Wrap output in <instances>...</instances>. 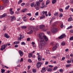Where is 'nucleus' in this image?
Returning a JSON list of instances; mask_svg holds the SVG:
<instances>
[{
  "label": "nucleus",
  "mask_w": 73,
  "mask_h": 73,
  "mask_svg": "<svg viewBox=\"0 0 73 73\" xmlns=\"http://www.w3.org/2000/svg\"><path fill=\"white\" fill-rule=\"evenodd\" d=\"M39 38L38 40L39 42H40V45L39 46V49H43L44 48V46L46 45V42L43 39V36H41V37L40 36V38Z\"/></svg>",
  "instance_id": "f257e3e1"
},
{
  "label": "nucleus",
  "mask_w": 73,
  "mask_h": 73,
  "mask_svg": "<svg viewBox=\"0 0 73 73\" xmlns=\"http://www.w3.org/2000/svg\"><path fill=\"white\" fill-rule=\"evenodd\" d=\"M40 4V2H36V3L35 4V5H34V7H36V10H38L39 9V7L38 6Z\"/></svg>",
  "instance_id": "f03ea898"
},
{
  "label": "nucleus",
  "mask_w": 73,
  "mask_h": 73,
  "mask_svg": "<svg viewBox=\"0 0 73 73\" xmlns=\"http://www.w3.org/2000/svg\"><path fill=\"white\" fill-rule=\"evenodd\" d=\"M42 36L43 38V39L44 40V39L46 41H48V38L46 36H44L42 35V34H40L39 35V38H40V37H41Z\"/></svg>",
  "instance_id": "7ed1b4c3"
},
{
  "label": "nucleus",
  "mask_w": 73,
  "mask_h": 73,
  "mask_svg": "<svg viewBox=\"0 0 73 73\" xmlns=\"http://www.w3.org/2000/svg\"><path fill=\"white\" fill-rule=\"evenodd\" d=\"M59 46V44L58 43H56V46H54L52 48V50L53 51H54V50H56V49H57V48H58Z\"/></svg>",
  "instance_id": "20e7f679"
},
{
  "label": "nucleus",
  "mask_w": 73,
  "mask_h": 73,
  "mask_svg": "<svg viewBox=\"0 0 73 73\" xmlns=\"http://www.w3.org/2000/svg\"><path fill=\"white\" fill-rule=\"evenodd\" d=\"M7 46V44H6L5 45H3L1 46V50H3L4 49H5V48Z\"/></svg>",
  "instance_id": "39448f33"
},
{
  "label": "nucleus",
  "mask_w": 73,
  "mask_h": 73,
  "mask_svg": "<svg viewBox=\"0 0 73 73\" xmlns=\"http://www.w3.org/2000/svg\"><path fill=\"white\" fill-rule=\"evenodd\" d=\"M42 64V63L41 62H38L37 63L36 65V67L37 68H39L41 67V65Z\"/></svg>",
  "instance_id": "423d86ee"
},
{
  "label": "nucleus",
  "mask_w": 73,
  "mask_h": 73,
  "mask_svg": "<svg viewBox=\"0 0 73 73\" xmlns=\"http://www.w3.org/2000/svg\"><path fill=\"white\" fill-rule=\"evenodd\" d=\"M45 68L48 72H51L52 71V69L50 68H49L48 66H47L45 67Z\"/></svg>",
  "instance_id": "0eeeda50"
},
{
  "label": "nucleus",
  "mask_w": 73,
  "mask_h": 73,
  "mask_svg": "<svg viewBox=\"0 0 73 73\" xmlns=\"http://www.w3.org/2000/svg\"><path fill=\"white\" fill-rule=\"evenodd\" d=\"M57 31V29L56 28H53L51 30V31L53 33H55Z\"/></svg>",
  "instance_id": "6e6552de"
},
{
  "label": "nucleus",
  "mask_w": 73,
  "mask_h": 73,
  "mask_svg": "<svg viewBox=\"0 0 73 73\" xmlns=\"http://www.w3.org/2000/svg\"><path fill=\"white\" fill-rule=\"evenodd\" d=\"M11 21H13V20H16V18H15V17L14 16H11L10 17Z\"/></svg>",
  "instance_id": "1a4fd4ad"
},
{
  "label": "nucleus",
  "mask_w": 73,
  "mask_h": 73,
  "mask_svg": "<svg viewBox=\"0 0 73 73\" xmlns=\"http://www.w3.org/2000/svg\"><path fill=\"white\" fill-rule=\"evenodd\" d=\"M66 37V35L65 34H63L61 35L60 36L58 37L59 39H62V38H63L64 37Z\"/></svg>",
  "instance_id": "9d476101"
},
{
  "label": "nucleus",
  "mask_w": 73,
  "mask_h": 73,
  "mask_svg": "<svg viewBox=\"0 0 73 73\" xmlns=\"http://www.w3.org/2000/svg\"><path fill=\"white\" fill-rule=\"evenodd\" d=\"M45 69H46L44 67H43L42 68V70L40 71L41 72H42V73H44V72H46V70H45Z\"/></svg>",
  "instance_id": "9b49d317"
},
{
  "label": "nucleus",
  "mask_w": 73,
  "mask_h": 73,
  "mask_svg": "<svg viewBox=\"0 0 73 73\" xmlns=\"http://www.w3.org/2000/svg\"><path fill=\"white\" fill-rule=\"evenodd\" d=\"M19 54H20V56H21V57H22L23 56V52L21 50H20L19 51Z\"/></svg>",
  "instance_id": "f8f14e48"
},
{
  "label": "nucleus",
  "mask_w": 73,
  "mask_h": 73,
  "mask_svg": "<svg viewBox=\"0 0 73 73\" xmlns=\"http://www.w3.org/2000/svg\"><path fill=\"white\" fill-rule=\"evenodd\" d=\"M42 56H40V55H38V61H41L42 60V58H41Z\"/></svg>",
  "instance_id": "ddd939ff"
},
{
  "label": "nucleus",
  "mask_w": 73,
  "mask_h": 73,
  "mask_svg": "<svg viewBox=\"0 0 73 73\" xmlns=\"http://www.w3.org/2000/svg\"><path fill=\"white\" fill-rule=\"evenodd\" d=\"M45 6L44 5V3H42L41 4V6H40V8H44Z\"/></svg>",
  "instance_id": "4468645a"
},
{
  "label": "nucleus",
  "mask_w": 73,
  "mask_h": 73,
  "mask_svg": "<svg viewBox=\"0 0 73 73\" xmlns=\"http://www.w3.org/2000/svg\"><path fill=\"white\" fill-rule=\"evenodd\" d=\"M7 16V14H4L3 15H1L0 16V19H2L3 17H6Z\"/></svg>",
  "instance_id": "2eb2a0df"
},
{
  "label": "nucleus",
  "mask_w": 73,
  "mask_h": 73,
  "mask_svg": "<svg viewBox=\"0 0 73 73\" xmlns=\"http://www.w3.org/2000/svg\"><path fill=\"white\" fill-rule=\"evenodd\" d=\"M9 2V1H8V0H6L5 1V2H3L4 3V6H7V5H6V3H8Z\"/></svg>",
  "instance_id": "dca6fc26"
},
{
  "label": "nucleus",
  "mask_w": 73,
  "mask_h": 73,
  "mask_svg": "<svg viewBox=\"0 0 73 73\" xmlns=\"http://www.w3.org/2000/svg\"><path fill=\"white\" fill-rule=\"evenodd\" d=\"M7 34H5L4 35V36L7 38H9V36Z\"/></svg>",
  "instance_id": "f3484780"
},
{
  "label": "nucleus",
  "mask_w": 73,
  "mask_h": 73,
  "mask_svg": "<svg viewBox=\"0 0 73 73\" xmlns=\"http://www.w3.org/2000/svg\"><path fill=\"white\" fill-rule=\"evenodd\" d=\"M23 20L24 21L26 22L27 21V18L26 17H23Z\"/></svg>",
  "instance_id": "a211bd4d"
},
{
  "label": "nucleus",
  "mask_w": 73,
  "mask_h": 73,
  "mask_svg": "<svg viewBox=\"0 0 73 73\" xmlns=\"http://www.w3.org/2000/svg\"><path fill=\"white\" fill-rule=\"evenodd\" d=\"M29 55L28 56V57H29V58H31V57H33L32 52L29 53Z\"/></svg>",
  "instance_id": "6ab92c4d"
},
{
  "label": "nucleus",
  "mask_w": 73,
  "mask_h": 73,
  "mask_svg": "<svg viewBox=\"0 0 73 73\" xmlns=\"http://www.w3.org/2000/svg\"><path fill=\"white\" fill-rule=\"evenodd\" d=\"M44 27H45V26H44V25H41L40 26V29H43V28H44Z\"/></svg>",
  "instance_id": "aec40b11"
},
{
  "label": "nucleus",
  "mask_w": 73,
  "mask_h": 73,
  "mask_svg": "<svg viewBox=\"0 0 73 73\" xmlns=\"http://www.w3.org/2000/svg\"><path fill=\"white\" fill-rule=\"evenodd\" d=\"M72 20H73V19L72 17H71L68 18V21H71Z\"/></svg>",
  "instance_id": "412c9836"
},
{
  "label": "nucleus",
  "mask_w": 73,
  "mask_h": 73,
  "mask_svg": "<svg viewBox=\"0 0 73 73\" xmlns=\"http://www.w3.org/2000/svg\"><path fill=\"white\" fill-rule=\"evenodd\" d=\"M35 2H34L31 4V5H30V6L31 7H33L34 6V5H35Z\"/></svg>",
  "instance_id": "4be33fe9"
},
{
  "label": "nucleus",
  "mask_w": 73,
  "mask_h": 73,
  "mask_svg": "<svg viewBox=\"0 0 73 73\" xmlns=\"http://www.w3.org/2000/svg\"><path fill=\"white\" fill-rule=\"evenodd\" d=\"M19 40H21V39L24 37H22V35L21 34L19 35Z\"/></svg>",
  "instance_id": "5701e85b"
},
{
  "label": "nucleus",
  "mask_w": 73,
  "mask_h": 73,
  "mask_svg": "<svg viewBox=\"0 0 73 73\" xmlns=\"http://www.w3.org/2000/svg\"><path fill=\"white\" fill-rule=\"evenodd\" d=\"M21 28L22 29H26L27 28V27L23 26H21Z\"/></svg>",
  "instance_id": "b1692460"
},
{
  "label": "nucleus",
  "mask_w": 73,
  "mask_h": 73,
  "mask_svg": "<svg viewBox=\"0 0 73 73\" xmlns=\"http://www.w3.org/2000/svg\"><path fill=\"white\" fill-rule=\"evenodd\" d=\"M26 11L27 9H22L21 11V12H26Z\"/></svg>",
  "instance_id": "393cba45"
},
{
  "label": "nucleus",
  "mask_w": 73,
  "mask_h": 73,
  "mask_svg": "<svg viewBox=\"0 0 73 73\" xmlns=\"http://www.w3.org/2000/svg\"><path fill=\"white\" fill-rule=\"evenodd\" d=\"M73 28V26H70L68 27L66 29H71V28Z\"/></svg>",
  "instance_id": "a878e982"
},
{
  "label": "nucleus",
  "mask_w": 73,
  "mask_h": 73,
  "mask_svg": "<svg viewBox=\"0 0 73 73\" xmlns=\"http://www.w3.org/2000/svg\"><path fill=\"white\" fill-rule=\"evenodd\" d=\"M61 45H62V46H64V45H65V42H61Z\"/></svg>",
  "instance_id": "bb28decb"
},
{
  "label": "nucleus",
  "mask_w": 73,
  "mask_h": 73,
  "mask_svg": "<svg viewBox=\"0 0 73 73\" xmlns=\"http://www.w3.org/2000/svg\"><path fill=\"white\" fill-rule=\"evenodd\" d=\"M56 2V0H52V3L53 4H54Z\"/></svg>",
  "instance_id": "cd10ccee"
},
{
  "label": "nucleus",
  "mask_w": 73,
  "mask_h": 73,
  "mask_svg": "<svg viewBox=\"0 0 73 73\" xmlns=\"http://www.w3.org/2000/svg\"><path fill=\"white\" fill-rule=\"evenodd\" d=\"M23 2V0H19V1L18 2V4H20L21 3H22Z\"/></svg>",
  "instance_id": "c85d7f7f"
},
{
  "label": "nucleus",
  "mask_w": 73,
  "mask_h": 73,
  "mask_svg": "<svg viewBox=\"0 0 73 73\" xmlns=\"http://www.w3.org/2000/svg\"><path fill=\"white\" fill-rule=\"evenodd\" d=\"M44 18H45V16L43 15L40 17V19H44Z\"/></svg>",
  "instance_id": "c756f323"
},
{
  "label": "nucleus",
  "mask_w": 73,
  "mask_h": 73,
  "mask_svg": "<svg viewBox=\"0 0 73 73\" xmlns=\"http://www.w3.org/2000/svg\"><path fill=\"white\" fill-rule=\"evenodd\" d=\"M69 7H70V6H69V5H68V6L66 7L65 8L66 10H67L68 9H69Z\"/></svg>",
  "instance_id": "7c9ffc66"
},
{
  "label": "nucleus",
  "mask_w": 73,
  "mask_h": 73,
  "mask_svg": "<svg viewBox=\"0 0 73 73\" xmlns=\"http://www.w3.org/2000/svg\"><path fill=\"white\" fill-rule=\"evenodd\" d=\"M72 62V59H70V60H68L67 61V63H70Z\"/></svg>",
  "instance_id": "2f4dec72"
},
{
  "label": "nucleus",
  "mask_w": 73,
  "mask_h": 73,
  "mask_svg": "<svg viewBox=\"0 0 73 73\" xmlns=\"http://www.w3.org/2000/svg\"><path fill=\"white\" fill-rule=\"evenodd\" d=\"M33 32V30H31L30 31L27 33V34H31V33H32V32Z\"/></svg>",
  "instance_id": "473e14b6"
},
{
  "label": "nucleus",
  "mask_w": 73,
  "mask_h": 73,
  "mask_svg": "<svg viewBox=\"0 0 73 73\" xmlns=\"http://www.w3.org/2000/svg\"><path fill=\"white\" fill-rule=\"evenodd\" d=\"M42 13H43V15H44V14H45V15H46V14L47 13V11L44 12V11H43V12H42Z\"/></svg>",
  "instance_id": "72a5a7b5"
},
{
  "label": "nucleus",
  "mask_w": 73,
  "mask_h": 73,
  "mask_svg": "<svg viewBox=\"0 0 73 73\" xmlns=\"http://www.w3.org/2000/svg\"><path fill=\"white\" fill-rule=\"evenodd\" d=\"M71 65V64H67L66 65V68H69L70 66Z\"/></svg>",
  "instance_id": "f704fd0d"
},
{
  "label": "nucleus",
  "mask_w": 73,
  "mask_h": 73,
  "mask_svg": "<svg viewBox=\"0 0 73 73\" xmlns=\"http://www.w3.org/2000/svg\"><path fill=\"white\" fill-rule=\"evenodd\" d=\"M57 68H58V67L57 66L53 68V70H56Z\"/></svg>",
  "instance_id": "c9c22d12"
},
{
  "label": "nucleus",
  "mask_w": 73,
  "mask_h": 73,
  "mask_svg": "<svg viewBox=\"0 0 73 73\" xmlns=\"http://www.w3.org/2000/svg\"><path fill=\"white\" fill-rule=\"evenodd\" d=\"M60 54H57L56 55V57L57 58H58V57H60Z\"/></svg>",
  "instance_id": "e433bc0d"
},
{
  "label": "nucleus",
  "mask_w": 73,
  "mask_h": 73,
  "mask_svg": "<svg viewBox=\"0 0 73 73\" xmlns=\"http://www.w3.org/2000/svg\"><path fill=\"white\" fill-rule=\"evenodd\" d=\"M50 45H54V42H51L50 43Z\"/></svg>",
  "instance_id": "4c0bfd02"
},
{
  "label": "nucleus",
  "mask_w": 73,
  "mask_h": 73,
  "mask_svg": "<svg viewBox=\"0 0 73 73\" xmlns=\"http://www.w3.org/2000/svg\"><path fill=\"white\" fill-rule=\"evenodd\" d=\"M21 45H25V44H25V42H21Z\"/></svg>",
  "instance_id": "58836bf2"
},
{
  "label": "nucleus",
  "mask_w": 73,
  "mask_h": 73,
  "mask_svg": "<svg viewBox=\"0 0 73 73\" xmlns=\"http://www.w3.org/2000/svg\"><path fill=\"white\" fill-rule=\"evenodd\" d=\"M33 73H36V69H33Z\"/></svg>",
  "instance_id": "ea45409f"
},
{
  "label": "nucleus",
  "mask_w": 73,
  "mask_h": 73,
  "mask_svg": "<svg viewBox=\"0 0 73 73\" xmlns=\"http://www.w3.org/2000/svg\"><path fill=\"white\" fill-rule=\"evenodd\" d=\"M49 2H50V1H49V0H47V1L46 2V5H48V4H49Z\"/></svg>",
  "instance_id": "a19ab883"
},
{
  "label": "nucleus",
  "mask_w": 73,
  "mask_h": 73,
  "mask_svg": "<svg viewBox=\"0 0 73 73\" xmlns=\"http://www.w3.org/2000/svg\"><path fill=\"white\" fill-rule=\"evenodd\" d=\"M25 3H22L21 4V6H22V7H24V5H25Z\"/></svg>",
  "instance_id": "79ce46f5"
},
{
  "label": "nucleus",
  "mask_w": 73,
  "mask_h": 73,
  "mask_svg": "<svg viewBox=\"0 0 73 73\" xmlns=\"http://www.w3.org/2000/svg\"><path fill=\"white\" fill-rule=\"evenodd\" d=\"M52 58H54V59H56V58H57V57L56 56H52Z\"/></svg>",
  "instance_id": "37998d69"
},
{
  "label": "nucleus",
  "mask_w": 73,
  "mask_h": 73,
  "mask_svg": "<svg viewBox=\"0 0 73 73\" xmlns=\"http://www.w3.org/2000/svg\"><path fill=\"white\" fill-rule=\"evenodd\" d=\"M59 11L60 12H63V10L62 9H59Z\"/></svg>",
  "instance_id": "c03bdc74"
},
{
  "label": "nucleus",
  "mask_w": 73,
  "mask_h": 73,
  "mask_svg": "<svg viewBox=\"0 0 73 73\" xmlns=\"http://www.w3.org/2000/svg\"><path fill=\"white\" fill-rule=\"evenodd\" d=\"M3 9V6H0V10H2Z\"/></svg>",
  "instance_id": "a18cd8bd"
},
{
  "label": "nucleus",
  "mask_w": 73,
  "mask_h": 73,
  "mask_svg": "<svg viewBox=\"0 0 73 73\" xmlns=\"http://www.w3.org/2000/svg\"><path fill=\"white\" fill-rule=\"evenodd\" d=\"M1 72L2 73H4V72H5V70H3L2 69H1Z\"/></svg>",
  "instance_id": "49530a36"
},
{
  "label": "nucleus",
  "mask_w": 73,
  "mask_h": 73,
  "mask_svg": "<svg viewBox=\"0 0 73 73\" xmlns=\"http://www.w3.org/2000/svg\"><path fill=\"white\" fill-rule=\"evenodd\" d=\"M63 27H64V25H63V24H62L60 25V28H62Z\"/></svg>",
  "instance_id": "de8ad7c7"
},
{
  "label": "nucleus",
  "mask_w": 73,
  "mask_h": 73,
  "mask_svg": "<svg viewBox=\"0 0 73 73\" xmlns=\"http://www.w3.org/2000/svg\"><path fill=\"white\" fill-rule=\"evenodd\" d=\"M28 61L29 62H32V60L31 59H29L28 60Z\"/></svg>",
  "instance_id": "09e8293b"
},
{
  "label": "nucleus",
  "mask_w": 73,
  "mask_h": 73,
  "mask_svg": "<svg viewBox=\"0 0 73 73\" xmlns=\"http://www.w3.org/2000/svg\"><path fill=\"white\" fill-rule=\"evenodd\" d=\"M54 16H57L58 15V13H55L54 14Z\"/></svg>",
  "instance_id": "8fccbe9b"
},
{
  "label": "nucleus",
  "mask_w": 73,
  "mask_h": 73,
  "mask_svg": "<svg viewBox=\"0 0 73 73\" xmlns=\"http://www.w3.org/2000/svg\"><path fill=\"white\" fill-rule=\"evenodd\" d=\"M48 66L49 68H52L53 67V66L51 65H49Z\"/></svg>",
  "instance_id": "3c124183"
},
{
  "label": "nucleus",
  "mask_w": 73,
  "mask_h": 73,
  "mask_svg": "<svg viewBox=\"0 0 73 73\" xmlns=\"http://www.w3.org/2000/svg\"><path fill=\"white\" fill-rule=\"evenodd\" d=\"M24 61V60H23V58H21V60H20V62H22V61Z\"/></svg>",
  "instance_id": "603ef678"
},
{
  "label": "nucleus",
  "mask_w": 73,
  "mask_h": 73,
  "mask_svg": "<svg viewBox=\"0 0 73 73\" xmlns=\"http://www.w3.org/2000/svg\"><path fill=\"white\" fill-rule=\"evenodd\" d=\"M59 71L60 72H62L63 71V70L62 69H60L59 70Z\"/></svg>",
  "instance_id": "864d4df0"
},
{
  "label": "nucleus",
  "mask_w": 73,
  "mask_h": 73,
  "mask_svg": "<svg viewBox=\"0 0 73 73\" xmlns=\"http://www.w3.org/2000/svg\"><path fill=\"white\" fill-rule=\"evenodd\" d=\"M70 3L71 4H73V0H70Z\"/></svg>",
  "instance_id": "5fc2aeb1"
},
{
  "label": "nucleus",
  "mask_w": 73,
  "mask_h": 73,
  "mask_svg": "<svg viewBox=\"0 0 73 73\" xmlns=\"http://www.w3.org/2000/svg\"><path fill=\"white\" fill-rule=\"evenodd\" d=\"M4 28L3 29V31H5V30H6V28H5V26H3Z\"/></svg>",
  "instance_id": "6e6d98bb"
},
{
  "label": "nucleus",
  "mask_w": 73,
  "mask_h": 73,
  "mask_svg": "<svg viewBox=\"0 0 73 73\" xmlns=\"http://www.w3.org/2000/svg\"><path fill=\"white\" fill-rule=\"evenodd\" d=\"M10 12V13L11 15H13V13H14V12L13 11H11Z\"/></svg>",
  "instance_id": "4d7b16f0"
},
{
  "label": "nucleus",
  "mask_w": 73,
  "mask_h": 73,
  "mask_svg": "<svg viewBox=\"0 0 73 73\" xmlns=\"http://www.w3.org/2000/svg\"><path fill=\"white\" fill-rule=\"evenodd\" d=\"M35 15L36 16H38V12H36V13H35Z\"/></svg>",
  "instance_id": "13d9d810"
},
{
  "label": "nucleus",
  "mask_w": 73,
  "mask_h": 73,
  "mask_svg": "<svg viewBox=\"0 0 73 73\" xmlns=\"http://www.w3.org/2000/svg\"><path fill=\"white\" fill-rule=\"evenodd\" d=\"M21 18H19L17 20V21H20V20H21Z\"/></svg>",
  "instance_id": "bf43d9fd"
},
{
  "label": "nucleus",
  "mask_w": 73,
  "mask_h": 73,
  "mask_svg": "<svg viewBox=\"0 0 73 73\" xmlns=\"http://www.w3.org/2000/svg\"><path fill=\"white\" fill-rule=\"evenodd\" d=\"M73 40V36L70 37V40Z\"/></svg>",
  "instance_id": "052dcab7"
},
{
  "label": "nucleus",
  "mask_w": 73,
  "mask_h": 73,
  "mask_svg": "<svg viewBox=\"0 0 73 73\" xmlns=\"http://www.w3.org/2000/svg\"><path fill=\"white\" fill-rule=\"evenodd\" d=\"M15 48H17L18 47V45H15L14 46Z\"/></svg>",
  "instance_id": "680f3d73"
},
{
  "label": "nucleus",
  "mask_w": 73,
  "mask_h": 73,
  "mask_svg": "<svg viewBox=\"0 0 73 73\" xmlns=\"http://www.w3.org/2000/svg\"><path fill=\"white\" fill-rule=\"evenodd\" d=\"M27 41H30V38H27Z\"/></svg>",
  "instance_id": "e2e57ef3"
},
{
  "label": "nucleus",
  "mask_w": 73,
  "mask_h": 73,
  "mask_svg": "<svg viewBox=\"0 0 73 73\" xmlns=\"http://www.w3.org/2000/svg\"><path fill=\"white\" fill-rule=\"evenodd\" d=\"M42 30L43 31H47V29H42Z\"/></svg>",
  "instance_id": "0e129e2a"
},
{
  "label": "nucleus",
  "mask_w": 73,
  "mask_h": 73,
  "mask_svg": "<svg viewBox=\"0 0 73 73\" xmlns=\"http://www.w3.org/2000/svg\"><path fill=\"white\" fill-rule=\"evenodd\" d=\"M46 52L47 53H50L49 51V50H47L46 51Z\"/></svg>",
  "instance_id": "69168bd1"
},
{
  "label": "nucleus",
  "mask_w": 73,
  "mask_h": 73,
  "mask_svg": "<svg viewBox=\"0 0 73 73\" xmlns=\"http://www.w3.org/2000/svg\"><path fill=\"white\" fill-rule=\"evenodd\" d=\"M70 11H72V12H73V9L72 8H71L70 9Z\"/></svg>",
  "instance_id": "338daca9"
},
{
  "label": "nucleus",
  "mask_w": 73,
  "mask_h": 73,
  "mask_svg": "<svg viewBox=\"0 0 73 73\" xmlns=\"http://www.w3.org/2000/svg\"><path fill=\"white\" fill-rule=\"evenodd\" d=\"M70 32L71 33H73V30H72L70 31Z\"/></svg>",
  "instance_id": "774afa93"
}]
</instances>
